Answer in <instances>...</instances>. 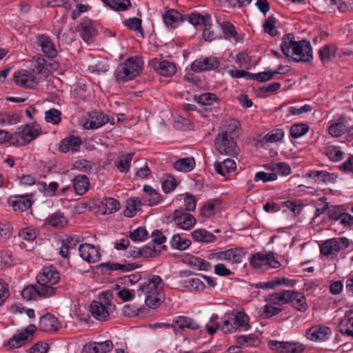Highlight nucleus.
I'll return each mask as SVG.
<instances>
[{"label":"nucleus","instance_id":"1","mask_svg":"<svg viewBox=\"0 0 353 353\" xmlns=\"http://www.w3.org/2000/svg\"><path fill=\"white\" fill-rule=\"evenodd\" d=\"M240 127L236 120L230 121L226 130L220 132L214 140L215 148L222 154L234 156L238 154L239 148L234 139L233 134Z\"/></svg>","mask_w":353,"mask_h":353},{"label":"nucleus","instance_id":"2","mask_svg":"<svg viewBox=\"0 0 353 353\" xmlns=\"http://www.w3.org/2000/svg\"><path fill=\"white\" fill-rule=\"evenodd\" d=\"M165 285L162 279L158 275H152L148 279L139 285L137 294L145 297L163 290Z\"/></svg>","mask_w":353,"mask_h":353},{"label":"nucleus","instance_id":"3","mask_svg":"<svg viewBox=\"0 0 353 353\" xmlns=\"http://www.w3.org/2000/svg\"><path fill=\"white\" fill-rule=\"evenodd\" d=\"M245 255L243 248H230L225 251L213 252L208 255L209 260L226 261L232 263H241Z\"/></svg>","mask_w":353,"mask_h":353},{"label":"nucleus","instance_id":"4","mask_svg":"<svg viewBox=\"0 0 353 353\" xmlns=\"http://www.w3.org/2000/svg\"><path fill=\"white\" fill-rule=\"evenodd\" d=\"M349 245V239L345 237L333 238L322 243L320 245V250L324 256H330L346 249Z\"/></svg>","mask_w":353,"mask_h":353},{"label":"nucleus","instance_id":"5","mask_svg":"<svg viewBox=\"0 0 353 353\" xmlns=\"http://www.w3.org/2000/svg\"><path fill=\"white\" fill-rule=\"evenodd\" d=\"M292 60L294 62L312 63L313 60L312 48L310 41L303 39L299 41V44L292 52Z\"/></svg>","mask_w":353,"mask_h":353},{"label":"nucleus","instance_id":"6","mask_svg":"<svg viewBox=\"0 0 353 353\" xmlns=\"http://www.w3.org/2000/svg\"><path fill=\"white\" fill-rule=\"evenodd\" d=\"M37 327L33 324H30L23 332L15 334L7 342L6 346L10 349L19 348L32 341L33 334L36 332Z\"/></svg>","mask_w":353,"mask_h":353},{"label":"nucleus","instance_id":"7","mask_svg":"<svg viewBox=\"0 0 353 353\" xmlns=\"http://www.w3.org/2000/svg\"><path fill=\"white\" fill-rule=\"evenodd\" d=\"M41 133V128L37 123L26 124L21 130L12 134L13 140L19 144L18 138L20 137L25 144L30 143Z\"/></svg>","mask_w":353,"mask_h":353},{"label":"nucleus","instance_id":"8","mask_svg":"<svg viewBox=\"0 0 353 353\" xmlns=\"http://www.w3.org/2000/svg\"><path fill=\"white\" fill-rule=\"evenodd\" d=\"M250 263L254 268H260L267 265L272 268H278L281 266V263L275 259L273 252H268L265 254L260 252L255 253L252 256Z\"/></svg>","mask_w":353,"mask_h":353},{"label":"nucleus","instance_id":"9","mask_svg":"<svg viewBox=\"0 0 353 353\" xmlns=\"http://www.w3.org/2000/svg\"><path fill=\"white\" fill-rule=\"evenodd\" d=\"M13 79L17 85L28 89H33L38 84V81L33 74L26 70H20L15 72Z\"/></svg>","mask_w":353,"mask_h":353},{"label":"nucleus","instance_id":"10","mask_svg":"<svg viewBox=\"0 0 353 353\" xmlns=\"http://www.w3.org/2000/svg\"><path fill=\"white\" fill-rule=\"evenodd\" d=\"M60 280V274L52 265L45 266L41 272L37 276V281L39 285H55Z\"/></svg>","mask_w":353,"mask_h":353},{"label":"nucleus","instance_id":"11","mask_svg":"<svg viewBox=\"0 0 353 353\" xmlns=\"http://www.w3.org/2000/svg\"><path fill=\"white\" fill-rule=\"evenodd\" d=\"M172 219L177 226L184 230H191L196 223V219L193 215L181 210L174 211Z\"/></svg>","mask_w":353,"mask_h":353},{"label":"nucleus","instance_id":"12","mask_svg":"<svg viewBox=\"0 0 353 353\" xmlns=\"http://www.w3.org/2000/svg\"><path fill=\"white\" fill-rule=\"evenodd\" d=\"M332 334L331 329L327 326L320 325L312 326L307 329L305 333L306 337L312 341H325Z\"/></svg>","mask_w":353,"mask_h":353},{"label":"nucleus","instance_id":"13","mask_svg":"<svg viewBox=\"0 0 353 353\" xmlns=\"http://www.w3.org/2000/svg\"><path fill=\"white\" fill-rule=\"evenodd\" d=\"M219 66V61L214 57H206L203 59H196L191 64V70L195 72H201L207 70H216Z\"/></svg>","mask_w":353,"mask_h":353},{"label":"nucleus","instance_id":"14","mask_svg":"<svg viewBox=\"0 0 353 353\" xmlns=\"http://www.w3.org/2000/svg\"><path fill=\"white\" fill-rule=\"evenodd\" d=\"M36 43L41 48L43 53L48 58H54L57 55V50L51 38L46 34H39L36 37Z\"/></svg>","mask_w":353,"mask_h":353},{"label":"nucleus","instance_id":"15","mask_svg":"<svg viewBox=\"0 0 353 353\" xmlns=\"http://www.w3.org/2000/svg\"><path fill=\"white\" fill-rule=\"evenodd\" d=\"M79 252L80 256L89 263H96L101 257L99 248L89 243L80 245Z\"/></svg>","mask_w":353,"mask_h":353},{"label":"nucleus","instance_id":"16","mask_svg":"<svg viewBox=\"0 0 353 353\" xmlns=\"http://www.w3.org/2000/svg\"><path fill=\"white\" fill-rule=\"evenodd\" d=\"M286 299L288 300L286 304H291L300 312H305L307 309L306 299L301 292L294 290H287Z\"/></svg>","mask_w":353,"mask_h":353},{"label":"nucleus","instance_id":"17","mask_svg":"<svg viewBox=\"0 0 353 353\" xmlns=\"http://www.w3.org/2000/svg\"><path fill=\"white\" fill-rule=\"evenodd\" d=\"M103 214H112L120 208L119 202L112 197H105L97 201L96 204Z\"/></svg>","mask_w":353,"mask_h":353},{"label":"nucleus","instance_id":"18","mask_svg":"<svg viewBox=\"0 0 353 353\" xmlns=\"http://www.w3.org/2000/svg\"><path fill=\"white\" fill-rule=\"evenodd\" d=\"M60 326L58 319L51 314L47 313L40 318L39 327L43 332L57 331Z\"/></svg>","mask_w":353,"mask_h":353},{"label":"nucleus","instance_id":"19","mask_svg":"<svg viewBox=\"0 0 353 353\" xmlns=\"http://www.w3.org/2000/svg\"><path fill=\"white\" fill-rule=\"evenodd\" d=\"M305 176L312 179L314 183L318 184L334 183L336 178V176L334 174H331L327 171L323 170H310L307 172Z\"/></svg>","mask_w":353,"mask_h":353},{"label":"nucleus","instance_id":"20","mask_svg":"<svg viewBox=\"0 0 353 353\" xmlns=\"http://www.w3.org/2000/svg\"><path fill=\"white\" fill-rule=\"evenodd\" d=\"M83 40L86 43H92L97 34L96 29L90 21H83L77 28Z\"/></svg>","mask_w":353,"mask_h":353},{"label":"nucleus","instance_id":"21","mask_svg":"<svg viewBox=\"0 0 353 353\" xmlns=\"http://www.w3.org/2000/svg\"><path fill=\"white\" fill-rule=\"evenodd\" d=\"M269 347L272 350L279 351L281 353H296L299 352L294 343L279 341H270L268 343ZM302 349H300L301 351Z\"/></svg>","mask_w":353,"mask_h":353},{"label":"nucleus","instance_id":"22","mask_svg":"<svg viewBox=\"0 0 353 353\" xmlns=\"http://www.w3.org/2000/svg\"><path fill=\"white\" fill-rule=\"evenodd\" d=\"M82 241V239L79 236H70L61 241V246L59 251V254L63 258H68L69 251L75 249L79 243Z\"/></svg>","mask_w":353,"mask_h":353},{"label":"nucleus","instance_id":"23","mask_svg":"<svg viewBox=\"0 0 353 353\" xmlns=\"http://www.w3.org/2000/svg\"><path fill=\"white\" fill-rule=\"evenodd\" d=\"M109 121V119L107 115L103 114L101 112H94L90 116L89 120L84 123L85 129H97L103 125L106 124Z\"/></svg>","mask_w":353,"mask_h":353},{"label":"nucleus","instance_id":"24","mask_svg":"<svg viewBox=\"0 0 353 353\" xmlns=\"http://www.w3.org/2000/svg\"><path fill=\"white\" fill-rule=\"evenodd\" d=\"M90 311L92 316L101 321H105L109 317L107 307L101 302L93 301L90 304Z\"/></svg>","mask_w":353,"mask_h":353},{"label":"nucleus","instance_id":"25","mask_svg":"<svg viewBox=\"0 0 353 353\" xmlns=\"http://www.w3.org/2000/svg\"><path fill=\"white\" fill-rule=\"evenodd\" d=\"M299 44V41L294 40V36L292 33L284 34L282 38L281 49L283 54L288 58H292V52L294 48Z\"/></svg>","mask_w":353,"mask_h":353},{"label":"nucleus","instance_id":"26","mask_svg":"<svg viewBox=\"0 0 353 353\" xmlns=\"http://www.w3.org/2000/svg\"><path fill=\"white\" fill-rule=\"evenodd\" d=\"M81 145V139L79 137L70 136L61 141L59 145L60 151L66 153L69 151L76 152Z\"/></svg>","mask_w":353,"mask_h":353},{"label":"nucleus","instance_id":"27","mask_svg":"<svg viewBox=\"0 0 353 353\" xmlns=\"http://www.w3.org/2000/svg\"><path fill=\"white\" fill-rule=\"evenodd\" d=\"M141 201L139 197H130L126 200L124 216L128 218L134 216L141 210Z\"/></svg>","mask_w":353,"mask_h":353},{"label":"nucleus","instance_id":"28","mask_svg":"<svg viewBox=\"0 0 353 353\" xmlns=\"http://www.w3.org/2000/svg\"><path fill=\"white\" fill-rule=\"evenodd\" d=\"M214 168L216 173L225 176L226 174L230 173L236 169V163L231 159H226L222 162H215Z\"/></svg>","mask_w":353,"mask_h":353},{"label":"nucleus","instance_id":"29","mask_svg":"<svg viewBox=\"0 0 353 353\" xmlns=\"http://www.w3.org/2000/svg\"><path fill=\"white\" fill-rule=\"evenodd\" d=\"M185 18L188 21L192 24L193 26H199L202 25L204 27L210 26V15L208 14H205L202 15L200 13H191L187 16Z\"/></svg>","mask_w":353,"mask_h":353},{"label":"nucleus","instance_id":"30","mask_svg":"<svg viewBox=\"0 0 353 353\" xmlns=\"http://www.w3.org/2000/svg\"><path fill=\"white\" fill-rule=\"evenodd\" d=\"M232 321L234 323L236 330L248 331L250 328L249 325L250 318L243 312H237L234 317H232Z\"/></svg>","mask_w":353,"mask_h":353},{"label":"nucleus","instance_id":"31","mask_svg":"<svg viewBox=\"0 0 353 353\" xmlns=\"http://www.w3.org/2000/svg\"><path fill=\"white\" fill-rule=\"evenodd\" d=\"M345 123V118L341 116L337 122L334 123L329 126L328 131L332 137H338L343 134H345L347 130Z\"/></svg>","mask_w":353,"mask_h":353},{"label":"nucleus","instance_id":"32","mask_svg":"<svg viewBox=\"0 0 353 353\" xmlns=\"http://www.w3.org/2000/svg\"><path fill=\"white\" fill-rule=\"evenodd\" d=\"M174 168L180 172H188L195 167V161L192 157L182 158L173 163Z\"/></svg>","mask_w":353,"mask_h":353},{"label":"nucleus","instance_id":"33","mask_svg":"<svg viewBox=\"0 0 353 353\" xmlns=\"http://www.w3.org/2000/svg\"><path fill=\"white\" fill-rule=\"evenodd\" d=\"M163 21L168 26L176 28L183 21L181 14L176 10H169L163 16Z\"/></svg>","mask_w":353,"mask_h":353},{"label":"nucleus","instance_id":"34","mask_svg":"<svg viewBox=\"0 0 353 353\" xmlns=\"http://www.w3.org/2000/svg\"><path fill=\"white\" fill-rule=\"evenodd\" d=\"M192 237L194 241L203 243L213 242L216 239L212 233L204 229H197L193 231L192 232Z\"/></svg>","mask_w":353,"mask_h":353},{"label":"nucleus","instance_id":"35","mask_svg":"<svg viewBox=\"0 0 353 353\" xmlns=\"http://www.w3.org/2000/svg\"><path fill=\"white\" fill-rule=\"evenodd\" d=\"M89 184V179L85 175H78L73 180L74 191L79 195H83L88 191Z\"/></svg>","mask_w":353,"mask_h":353},{"label":"nucleus","instance_id":"36","mask_svg":"<svg viewBox=\"0 0 353 353\" xmlns=\"http://www.w3.org/2000/svg\"><path fill=\"white\" fill-rule=\"evenodd\" d=\"M154 68L157 72L165 77L173 75L176 70L175 65L168 61L158 62Z\"/></svg>","mask_w":353,"mask_h":353},{"label":"nucleus","instance_id":"37","mask_svg":"<svg viewBox=\"0 0 353 353\" xmlns=\"http://www.w3.org/2000/svg\"><path fill=\"white\" fill-rule=\"evenodd\" d=\"M114 75L117 82L119 84L134 79L123 63L117 66Z\"/></svg>","mask_w":353,"mask_h":353},{"label":"nucleus","instance_id":"38","mask_svg":"<svg viewBox=\"0 0 353 353\" xmlns=\"http://www.w3.org/2000/svg\"><path fill=\"white\" fill-rule=\"evenodd\" d=\"M337 47L335 44L330 43L326 44L318 51V54L323 63L328 61L329 60L334 58L336 55Z\"/></svg>","mask_w":353,"mask_h":353},{"label":"nucleus","instance_id":"39","mask_svg":"<svg viewBox=\"0 0 353 353\" xmlns=\"http://www.w3.org/2000/svg\"><path fill=\"white\" fill-rule=\"evenodd\" d=\"M133 156L134 153L132 152L121 156L117 161H114V164L115 167L121 172H128L130 170V163Z\"/></svg>","mask_w":353,"mask_h":353},{"label":"nucleus","instance_id":"40","mask_svg":"<svg viewBox=\"0 0 353 353\" xmlns=\"http://www.w3.org/2000/svg\"><path fill=\"white\" fill-rule=\"evenodd\" d=\"M174 322L181 329L188 328L192 330H196L201 327L194 320L188 316H179L174 320Z\"/></svg>","mask_w":353,"mask_h":353},{"label":"nucleus","instance_id":"41","mask_svg":"<svg viewBox=\"0 0 353 353\" xmlns=\"http://www.w3.org/2000/svg\"><path fill=\"white\" fill-rule=\"evenodd\" d=\"M123 63L134 79L141 72L142 62L137 57L129 58Z\"/></svg>","mask_w":353,"mask_h":353},{"label":"nucleus","instance_id":"42","mask_svg":"<svg viewBox=\"0 0 353 353\" xmlns=\"http://www.w3.org/2000/svg\"><path fill=\"white\" fill-rule=\"evenodd\" d=\"M161 253L160 250H157L151 245H145L141 250L137 251L134 250L130 252V256L133 258H137L139 256L143 257H156Z\"/></svg>","mask_w":353,"mask_h":353},{"label":"nucleus","instance_id":"43","mask_svg":"<svg viewBox=\"0 0 353 353\" xmlns=\"http://www.w3.org/2000/svg\"><path fill=\"white\" fill-rule=\"evenodd\" d=\"M101 265L111 271L121 270L124 272L134 270L140 267L136 263L120 264L117 263H103Z\"/></svg>","mask_w":353,"mask_h":353},{"label":"nucleus","instance_id":"44","mask_svg":"<svg viewBox=\"0 0 353 353\" xmlns=\"http://www.w3.org/2000/svg\"><path fill=\"white\" fill-rule=\"evenodd\" d=\"M103 3L116 11H125L131 6L130 0H101Z\"/></svg>","mask_w":353,"mask_h":353},{"label":"nucleus","instance_id":"45","mask_svg":"<svg viewBox=\"0 0 353 353\" xmlns=\"http://www.w3.org/2000/svg\"><path fill=\"white\" fill-rule=\"evenodd\" d=\"M11 205L14 211L24 212L31 207L32 201L26 196H19L12 201Z\"/></svg>","mask_w":353,"mask_h":353},{"label":"nucleus","instance_id":"46","mask_svg":"<svg viewBox=\"0 0 353 353\" xmlns=\"http://www.w3.org/2000/svg\"><path fill=\"white\" fill-rule=\"evenodd\" d=\"M170 245L174 249L185 250L191 245V241L182 238L179 234H174L170 241Z\"/></svg>","mask_w":353,"mask_h":353},{"label":"nucleus","instance_id":"47","mask_svg":"<svg viewBox=\"0 0 353 353\" xmlns=\"http://www.w3.org/2000/svg\"><path fill=\"white\" fill-rule=\"evenodd\" d=\"M152 242L149 243L147 245H151L157 250H161V248H165V245H162L166 241V237L159 230H155L152 233Z\"/></svg>","mask_w":353,"mask_h":353},{"label":"nucleus","instance_id":"48","mask_svg":"<svg viewBox=\"0 0 353 353\" xmlns=\"http://www.w3.org/2000/svg\"><path fill=\"white\" fill-rule=\"evenodd\" d=\"M21 121L20 116L16 112H2L0 113V124L3 126L6 125H14Z\"/></svg>","mask_w":353,"mask_h":353},{"label":"nucleus","instance_id":"49","mask_svg":"<svg viewBox=\"0 0 353 353\" xmlns=\"http://www.w3.org/2000/svg\"><path fill=\"white\" fill-rule=\"evenodd\" d=\"M164 300V294L163 290L151 295H147L145 297V303L150 308H155L160 303Z\"/></svg>","mask_w":353,"mask_h":353},{"label":"nucleus","instance_id":"50","mask_svg":"<svg viewBox=\"0 0 353 353\" xmlns=\"http://www.w3.org/2000/svg\"><path fill=\"white\" fill-rule=\"evenodd\" d=\"M67 219L63 213L57 212L49 216L47 219V222L52 227L63 226L66 223Z\"/></svg>","mask_w":353,"mask_h":353},{"label":"nucleus","instance_id":"51","mask_svg":"<svg viewBox=\"0 0 353 353\" xmlns=\"http://www.w3.org/2000/svg\"><path fill=\"white\" fill-rule=\"evenodd\" d=\"M286 298L287 290H282L270 295L268 301L274 305H282L286 304L288 301Z\"/></svg>","mask_w":353,"mask_h":353},{"label":"nucleus","instance_id":"52","mask_svg":"<svg viewBox=\"0 0 353 353\" xmlns=\"http://www.w3.org/2000/svg\"><path fill=\"white\" fill-rule=\"evenodd\" d=\"M189 263L192 267L199 270H209L212 268V265L209 262L196 256L190 257Z\"/></svg>","mask_w":353,"mask_h":353},{"label":"nucleus","instance_id":"53","mask_svg":"<svg viewBox=\"0 0 353 353\" xmlns=\"http://www.w3.org/2000/svg\"><path fill=\"white\" fill-rule=\"evenodd\" d=\"M46 61L43 57H38L32 61L30 65L32 72L38 74H46L47 69L45 68Z\"/></svg>","mask_w":353,"mask_h":353},{"label":"nucleus","instance_id":"54","mask_svg":"<svg viewBox=\"0 0 353 353\" xmlns=\"http://www.w3.org/2000/svg\"><path fill=\"white\" fill-rule=\"evenodd\" d=\"M309 130V126L305 123L294 124L290 128V135L298 139L305 135Z\"/></svg>","mask_w":353,"mask_h":353},{"label":"nucleus","instance_id":"55","mask_svg":"<svg viewBox=\"0 0 353 353\" xmlns=\"http://www.w3.org/2000/svg\"><path fill=\"white\" fill-rule=\"evenodd\" d=\"M217 100V96L210 92L202 93L196 99V101L203 105H212Z\"/></svg>","mask_w":353,"mask_h":353},{"label":"nucleus","instance_id":"56","mask_svg":"<svg viewBox=\"0 0 353 353\" xmlns=\"http://www.w3.org/2000/svg\"><path fill=\"white\" fill-rule=\"evenodd\" d=\"M232 316L231 314H225L223 318V324L221 330L224 334L234 332L236 331L234 323H232Z\"/></svg>","mask_w":353,"mask_h":353},{"label":"nucleus","instance_id":"57","mask_svg":"<svg viewBox=\"0 0 353 353\" xmlns=\"http://www.w3.org/2000/svg\"><path fill=\"white\" fill-rule=\"evenodd\" d=\"M45 119L48 123L58 124L61 121V113L57 109L51 108L46 112Z\"/></svg>","mask_w":353,"mask_h":353},{"label":"nucleus","instance_id":"58","mask_svg":"<svg viewBox=\"0 0 353 353\" xmlns=\"http://www.w3.org/2000/svg\"><path fill=\"white\" fill-rule=\"evenodd\" d=\"M184 285L191 292H201L204 289L203 283L197 278L185 281Z\"/></svg>","mask_w":353,"mask_h":353},{"label":"nucleus","instance_id":"59","mask_svg":"<svg viewBox=\"0 0 353 353\" xmlns=\"http://www.w3.org/2000/svg\"><path fill=\"white\" fill-rule=\"evenodd\" d=\"M325 153L328 158L332 161H341L343 157V153L340 148L333 145L327 147Z\"/></svg>","mask_w":353,"mask_h":353},{"label":"nucleus","instance_id":"60","mask_svg":"<svg viewBox=\"0 0 353 353\" xmlns=\"http://www.w3.org/2000/svg\"><path fill=\"white\" fill-rule=\"evenodd\" d=\"M161 186L164 192L169 193L176 188V181L173 176L166 175L162 179Z\"/></svg>","mask_w":353,"mask_h":353},{"label":"nucleus","instance_id":"61","mask_svg":"<svg viewBox=\"0 0 353 353\" xmlns=\"http://www.w3.org/2000/svg\"><path fill=\"white\" fill-rule=\"evenodd\" d=\"M148 236V231L144 227H139L138 228L130 232V238L134 241H142L147 239Z\"/></svg>","mask_w":353,"mask_h":353},{"label":"nucleus","instance_id":"62","mask_svg":"<svg viewBox=\"0 0 353 353\" xmlns=\"http://www.w3.org/2000/svg\"><path fill=\"white\" fill-rule=\"evenodd\" d=\"M124 25L128 28L141 33V34L143 36V29L141 27V20L140 19L137 17L130 18L124 21Z\"/></svg>","mask_w":353,"mask_h":353},{"label":"nucleus","instance_id":"63","mask_svg":"<svg viewBox=\"0 0 353 353\" xmlns=\"http://www.w3.org/2000/svg\"><path fill=\"white\" fill-rule=\"evenodd\" d=\"M37 288L38 295L42 298H49L55 294L57 288L53 285L45 284L39 285Z\"/></svg>","mask_w":353,"mask_h":353},{"label":"nucleus","instance_id":"64","mask_svg":"<svg viewBox=\"0 0 353 353\" xmlns=\"http://www.w3.org/2000/svg\"><path fill=\"white\" fill-rule=\"evenodd\" d=\"M276 19L273 16L269 17L263 24V28L265 32L271 36H275L277 34V30L275 27Z\"/></svg>","mask_w":353,"mask_h":353}]
</instances>
